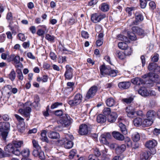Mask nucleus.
Wrapping results in <instances>:
<instances>
[{
  "label": "nucleus",
  "mask_w": 160,
  "mask_h": 160,
  "mask_svg": "<svg viewBox=\"0 0 160 160\" xmlns=\"http://www.w3.org/2000/svg\"><path fill=\"white\" fill-rule=\"evenodd\" d=\"M150 155L151 153L149 151L142 152L140 155V158L144 160H147Z\"/></svg>",
  "instance_id": "a18cd8bd"
},
{
  "label": "nucleus",
  "mask_w": 160,
  "mask_h": 160,
  "mask_svg": "<svg viewBox=\"0 0 160 160\" xmlns=\"http://www.w3.org/2000/svg\"><path fill=\"white\" fill-rule=\"evenodd\" d=\"M99 9L102 12H108L109 9L110 7L107 3H102L99 6Z\"/></svg>",
  "instance_id": "2f4dec72"
},
{
  "label": "nucleus",
  "mask_w": 160,
  "mask_h": 160,
  "mask_svg": "<svg viewBox=\"0 0 160 160\" xmlns=\"http://www.w3.org/2000/svg\"><path fill=\"white\" fill-rule=\"evenodd\" d=\"M106 105L109 107H112L115 105L116 101L112 98H109L106 101Z\"/></svg>",
  "instance_id": "c9c22d12"
},
{
  "label": "nucleus",
  "mask_w": 160,
  "mask_h": 160,
  "mask_svg": "<svg viewBox=\"0 0 160 160\" xmlns=\"http://www.w3.org/2000/svg\"><path fill=\"white\" fill-rule=\"evenodd\" d=\"M14 22L12 21H10L8 27L12 33L15 34L16 33V30L18 29L19 27L17 24H14Z\"/></svg>",
  "instance_id": "393cba45"
},
{
  "label": "nucleus",
  "mask_w": 160,
  "mask_h": 160,
  "mask_svg": "<svg viewBox=\"0 0 160 160\" xmlns=\"http://www.w3.org/2000/svg\"><path fill=\"white\" fill-rule=\"evenodd\" d=\"M6 19L8 20H10V21H12L13 16L12 13L11 12H8L6 15Z\"/></svg>",
  "instance_id": "338daca9"
},
{
  "label": "nucleus",
  "mask_w": 160,
  "mask_h": 160,
  "mask_svg": "<svg viewBox=\"0 0 160 160\" xmlns=\"http://www.w3.org/2000/svg\"><path fill=\"white\" fill-rule=\"evenodd\" d=\"M15 153L17 154L16 156L21 155L23 158H27L30 155V151L29 148H26L22 150H16Z\"/></svg>",
  "instance_id": "f8f14e48"
},
{
  "label": "nucleus",
  "mask_w": 160,
  "mask_h": 160,
  "mask_svg": "<svg viewBox=\"0 0 160 160\" xmlns=\"http://www.w3.org/2000/svg\"><path fill=\"white\" fill-rule=\"evenodd\" d=\"M126 149V146L124 144H122L121 145L118 144L115 150V152L118 154H120L125 151Z\"/></svg>",
  "instance_id": "7c9ffc66"
},
{
  "label": "nucleus",
  "mask_w": 160,
  "mask_h": 160,
  "mask_svg": "<svg viewBox=\"0 0 160 160\" xmlns=\"http://www.w3.org/2000/svg\"><path fill=\"white\" fill-rule=\"evenodd\" d=\"M112 135L115 139L120 141L123 140L124 138V136L118 132H113L112 133Z\"/></svg>",
  "instance_id": "c85d7f7f"
},
{
  "label": "nucleus",
  "mask_w": 160,
  "mask_h": 160,
  "mask_svg": "<svg viewBox=\"0 0 160 160\" xmlns=\"http://www.w3.org/2000/svg\"><path fill=\"white\" fill-rule=\"evenodd\" d=\"M71 118L68 114H65L60 120V123L65 127L70 124Z\"/></svg>",
  "instance_id": "dca6fc26"
},
{
  "label": "nucleus",
  "mask_w": 160,
  "mask_h": 160,
  "mask_svg": "<svg viewBox=\"0 0 160 160\" xmlns=\"http://www.w3.org/2000/svg\"><path fill=\"white\" fill-rule=\"evenodd\" d=\"M140 7L142 9L145 8L147 6L148 0H139Z\"/></svg>",
  "instance_id": "4d7b16f0"
},
{
  "label": "nucleus",
  "mask_w": 160,
  "mask_h": 160,
  "mask_svg": "<svg viewBox=\"0 0 160 160\" xmlns=\"http://www.w3.org/2000/svg\"><path fill=\"white\" fill-rule=\"evenodd\" d=\"M127 36L128 37V38L129 40H130L132 41H135L137 39L135 34L133 32H128L127 33Z\"/></svg>",
  "instance_id": "49530a36"
},
{
  "label": "nucleus",
  "mask_w": 160,
  "mask_h": 160,
  "mask_svg": "<svg viewBox=\"0 0 160 160\" xmlns=\"http://www.w3.org/2000/svg\"><path fill=\"white\" fill-rule=\"evenodd\" d=\"M4 150L7 157H8L11 153L13 154L16 155H17L15 153L16 150H15L12 142L9 143L4 147Z\"/></svg>",
  "instance_id": "6e6552de"
},
{
  "label": "nucleus",
  "mask_w": 160,
  "mask_h": 160,
  "mask_svg": "<svg viewBox=\"0 0 160 160\" xmlns=\"http://www.w3.org/2000/svg\"><path fill=\"white\" fill-rule=\"evenodd\" d=\"M45 38L49 42H54L55 41L54 40L55 37L53 35H51L49 34H47L46 35Z\"/></svg>",
  "instance_id": "3c124183"
},
{
  "label": "nucleus",
  "mask_w": 160,
  "mask_h": 160,
  "mask_svg": "<svg viewBox=\"0 0 160 160\" xmlns=\"http://www.w3.org/2000/svg\"><path fill=\"white\" fill-rule=\"evenodd\" d=\"M76 153V150L75 149H72L69 152L68 157L70 159H72Z\"/></svg>",
  "instance_id": "e2e57ef3"
},
{
  "label": "nucleus",
  "mask_w": 160,
  "mask_h": 160,
  "mask_svg": "<svg viewBox=\"0 0 160 160\" xmlns=\"http://www.w3.org/2000/svg\"><path fill=\"white\" fill-rule=\"evenodd\" d=\"M137 9V8L133 7H127L125 9L126 14L128 17L132 16V14L134 13L135 10Z\"/></svg>",
  "instance_id": "c756f323"
},
{
  "label": "nucleus",
  "mask_w": 160,
  "mask_h": 160,
  "mask_svg": "<svg viewBox=\"0 0 160 160\" xmlns=\"http://www.w3.org/2000/svg\"><path fill=\"white\" fill-rule=\"evenodd\" d=\"M131 82L134 84L137 85H140L144 83V82L142 79L138 77L132 79Z\"/></svg>",
  "instance_id": "f704fd0d"
},
{
  "label": "nucleus",
  "mask_w": 160,
  "mask_h": 160,
  "mask_svg": "<svg viewBox=\"0 0 160 160\" xmlns=\"http://www.w3.org/2000/svg\"><path fill=\"white\" fill-rule=\"evenodd\" d=\"M82 94L80 93H78L74 96L72 99H70L69 98L67 101V103L71 107H75L82 102Z\"/></svg>",
  "instance_id": "7ed1b4c3"
},
{
  "label": "nucleus",
  "mask_w": 160,
  "mask_h": 160,
  "mask_svg": "<svg viewBox=\"0 0 160 160\" xmlns=\"http://www.w3.org/2000/svg\"><path fill=\"white\" fill-rule=\"evenodd\" d=\"M9 132L0 130V138L3 141L6 142Z\"/></svg>",
  "instance_id": "473e14b6"
},
{
  "label": "nucleus",
  "mask_w": 160,
  "mask_h": 160,
  "mask_svg": "<svg viewBox=\"0 0 160 160\" xmlns=\"http://www.w3.org/2000/svg\"><path fill=\"white\" fill-rule=\"evenodd\" d=\"M125 143L126 144L128 147H129L132 145V141L130 138L128 137L124 138V140Z\"/></svg>",
  "instance_id": "13d9d810"
},
{
  "label": "nucleus",
  "mask_w": 160,
  "mask_h": 160,
  "mask_svg": "<svg viewBox=\"0 0 160 160\" xmlns=\"http://www.w3.org/2000/svg\"><path fill=\"white\" fill-rule=\"evenodd\" d=\"M88 160H102L99 159L98 157L92 154L89 155L88 157Z\"/></svg>",
  "instance_id": "774afa93"
},
{
  "label": "nucleus",
  "mask_w": 160,
  "mask_h": 160,
  "mask_svg": "<svg viewBox=\"0 0 160 160\" xmlns=\"http://www.w3.org/2000/svg\"><path fill=\"white\" fill-rule=\"evenodd\" d=\"M105 17L106 15L104 14L95 13L91 15V19L92 22L96 23L99 22Z\"/></svg>",
  "instance_id": "9d476101"
},
{
  "label": "nucleus",
  "mask_w": 160,
  "mask_h": 160,
  "mask_svg": "<svg viewBox=\"0 0 160 160\" xmlns=\"http://www.w3.org/2000/svg\"><path fill=\"white\" fill-rule=\"evenodd\" d=\"M117 38L120 40L123 41V42H119L118 44V48L122 50H124L128 46L126 43H130V40L128 39V38L123 35L119 34L117 35Z\"/></svg>",
  "instance_id": "20e7f679"
},
{
  "label": "nucleus",
  "mask_w": 160,
  "mask_h": 160,
  "mask_svg": "<svg viewBox=\"0 0 160 160\" xmlns=\"http://www.w3.org/2000/svg\"><path fill=\"white\" fill-rule=\"evenodd\" d=\"M98 90V87L93 86L91 87L87 92L86 96V99H89L92 98L95 95Z\"/></svg>",
  "instance_id": "2eb2a0df"
},
{
  "label": "nucleus",
  "mask_w": 160,
  "mask_h": 160,
  "mask_svg": "<svg viewBox=\"0 0 160 160\" xmlns=\"http://www.w3.org/2000/svg\"><path fill=\"white\" fill-rule=\"evenodd\" d=\"M65 71L64 74L65 80H70L73 77L74 69L68 64L65 67Z\"/></svg>",
  "instance_id": "39448f33"
},
{
  "label": "nucleus",
  "mask_w": 160,
  "mask_h": 160,
  "mask_svg": "<svg viewBox=\"0 0 160 160\" xmlns=\"http://www.w3.org/2000/svg\"><path fill=\"white\" fill-rule=\"evenodd\" d=\"M116 55L119 59L122 60H124L126 56L124 52L119 51H116Z\"/></svg>",
  "instance_id": "de8ad7c7"
},
{
  "label": "nucleus",
  "mask_w": 160,
  "mask_h": 160,
  "mask_svg": "<svg viewBox=\"0 0 160 160\" xmlns=\"http://www.w3.org/2000/svg\"><path fill=\"white\" fill-rule=\"evenodd\" d=\"M118 117V115L117 113L112 112L107 116V120L109 122L113 123L115 122Z\"/></svg>",
  "instance_id": "b1692460"
},
{
  "label": "nucleus",
  "mask_w": 160,
  "mask_h": 160,
  "mask_svg": "<svg viewBox=\"0 0 160 160\" xmlns=\"http://www.w3.org/2000/svg\"><path fill=\"white\" fill-rule=\"evenodd\" d=\"M131 30L134 33L138 36L144 37L146 35L145 30L138 26L132 27L131 28Z\"/></svg>",
  "instance_id": "ddd939ff"
},
{
  "label": "nucleus",
  "mask_w": 160,
  "mask_h": 160,
  "mask_svg": "<svg viewBox=\"0 0 160 160\" xmlns=\"http://www.w3.org/2000/svg\"><path fill=\"white\" fill-rule=\"evenodd\" d=\"M8 76V78L11 81L13 82L14 81L16 77V73L13 69H12Z\"/></svg>",
  "instance_id": "c03bdc74"
},
{
  "label": "nucleus",
  "mask_w": 160,
  "mask_h": 160,
  "mask_svg": "<svg viewBox=\"0 0 160 160\" xmlns=\"http://www.w3.org/2000/svg\"><path fill=\"white\" fill-rule=\"evenodd\" d=\"M53 113L55 116L59 117H61V116L62 117L64 114H65L63 113V110L62 109L54 111Z\"/></svg>",
  "instance_id": "09e8293b"
},
{
  "label": "nucleus",
  "mask_w": 160,
  "mask_h": 160,
  "mask_svg": "<svg viewBox=\"0 0 160 160\" xmlns=\"http://www.w3.org/2000/svg\"><path fill=\"white\" fill-rule=\"evenodd\" d=\"M81 35L82 38L84 39H88L89 37L88 33L85 31L83 30L81 31Z\"/></svg>",
  "instance_id": "0e129e2a"
},
{
  "label": "nucleus",
  "mask_w": 160,
  "mask_h": 160,
  "mask_svg": "<svg viewBox=\"0 0 160 160\" xmlns=\"http://www.w3.org/2000/svg\"><path fill=\"white\" fill-rule=\"evenodd\" d=\"M26 106L24 108L19 109L18 111L21 115L27 118L30 116V113L31 112L32 109L30 107Z\"/></svg>",
  "instance_id": "a211bd4d"
},
{
  "label": "nucleus",
  "mask_w": 160,
  "mask_h": 160,
  "mask_svg": "<svg viewBox=\"0 0 160 160\" xmlns=\"http://www.w3.org/2000/svg\"><path fill=\"white\" fill-rule=\"evenodd\" d=\"M16 72L17 74V77L18 81H22L24 77L21 70L20 69L17 68Z\"/></svg>",
  "instance_id": "79ce46f5"
},
{
  "label": "nucleus",
  "mask_w": 160,
  "mask_h": 160,
  "mask_svg": "<svg viewBox=\"0 0 160 160\" xmlns=\"http://www.w3.org/2000/svg\"><path fill=\"white\" fill-rule=\"evenodd\" d=\"M133 123L136 127H139L142 125V118L137 117L134 119Z\"/></svg>",
  "instance_id": "ea45409f"
},
{
  "label": "nucleus",
  "mask_w": 160,
  "mask_h": 160,
  "mask_svg": "<svg viewBox=\"0 0 160 160\" xmlns=\"http://www.w3.org/2000/svg\"><path fill=\"white\" fill-rule=\"evenodd\" d=\"M126 112L127 116L130 118H133L135 116V109L131 106H128L126 107Z\"/></svg>",
  "instance_id": "6ab92c4d"
},
{
  "label": "nucleus",
  "mask_w": 160,
  "mask_h": 160,
  "mask_svg": "<svg viewBox=\"0 0 160 160\" xmlns=\"http://www.w3.org/2000/svg\"><path fill=\"white\" fill-rule=\"evenodd\" d=\"M17 127L19 132L23 133L24 132L25 130V125H17Z\"/></svg>",
  "instance_id": "864d4df0"
},
{
  "label": "nucleus",
  "mask_w": 160,
  "mask_h": 160,
  "mask_svg": "<svg viewBox=\"0 0 160 160\" xmlns=\"http://www.w3.org/2000/svg\"><path fill=\"white\" fill-rule=\"evenodd\" d=\"M47 131L46 130H42L41 131V139L42 141L48 143L49 141L47 136Z\"/></svg>",
  "instance_id": "4c0bfd02"
},
{
  "label": "nucleus",
  "mask_w": 160,
  "mask_h": 160,
  "mask_svg": "<svg viewBox=\"0 0 160 160\" xmlns=\"http://www.w3.org/2000/svg\"><path fill=\"white\" fill-rule=\"evenodd\" d=\"M110 68V67H107L104 64L100 66L99 67V69L101 74L103 76L108 75Z\"/></svg>",
  "instance_id": "4be33fe9"
},
{
  "label": "nucleus",
  "mask_w": 160,
  "mask_h": 160,
  "mask_svg": "<svg viewBox=\"0 0 160 160\" xmlns=\"http://www.w3.org/2000/svg\"><path fill=\"white\" fill-rule=\"evenodd\" d=\"M33 147L35 148L33 150L32 154L35 157H38L41 160H44L45 159L44 153L41 149L40 146L39 145L38 142L33 139L32 141Z\"/></svg>",
  "instance_id": "f03ea898"
},
{
  "label": "nucleus",
  "mask_w": 160,
  "mask_h": 160,
  "mask_svg": "<svg viewBox=\"0 0 160 160\" xmlns=\"http://www.w3.org/2000/svg\"><path fill=\"white\" fill-rule=\"evenodd\" d=\"M48 136L49 138L53 139H57L60 137L58 133L54 131H50L48 133Z\"/></svg>",
  "instance_id": "58836bf2"
},
{
  "label": "nucleus",
  "mask_w": 160,
  "mask_h": 160,
  "mask_svg": "<svg viewBox=\"0 0 160 160\" xmlns=\"http://www.w3.org/2000/svg\"><path fill=\"white\" fill-rule=\"evenodd\" d=\"M156 114V112L155 111L151 110L147 112L146 114V117L147 118L150 119L153 121Z\"/></svg>",
  "instance_id": "bb28decb"
},
{
  "label": "nucleus",
  "mask_w": 160,
  "mask_h": 160,
  "mask_svg": "<svg viewBox=\"0 0 160 160\" xmlns=\"http://www.w3.org/2000/svg\"><path fill=\"white\" fill-rule=\"evenodd\" d=\"M118 126L122 134L124 135L127 134L128 133V130L125 124L119 123Z\"/></svg>",
  "instance_id": "a19ab883"
},
{
  "label": "nucleus",
  "mask_w": 160,
  "mask_h": 160,
  "mask_svg": "<svg viewBox=\"0 0 160 160\" xmlns=\"http://www.w3.org/2000/svg\"><path fill=\"white\" fill-rule=\"evenodd\" d=\"M12 63L14 66L16 68H22L23 67L22 64L20 62V57L19 56L16 55L14 54L13 58Z\"/></svg>",
  "instance_id": "f3484780"
},
{
  "label": "nucleus",
  "mask_w": 160,
  "mask_h": 160,
  "mask_svg": "<svg viewBox=\"0 0 160 160\" xmlns=\"http://www.w3.org/2000/svg\"><path fill=\"white\" fill-rule=\"evenodd\" d=\"M135 20L131 23L130 26L134 25H138V24L142 21L144 19V17L142 14L139 12H136L135 13Z\"/></svg>",
  "instance_id": "9b49d317"
},
{
  "label": "nucleus",
  "mask_w": 160,
  "mask_h": 160,
  "mask_svg": "<svg viewBox=\"0 0 160 160\" xmlns=\"http://www.w3.org/2000/svg\"><path fill=\"white\" fill-rule=\"evenodd\" d=\"M138 92L139 94L142 96L147 97L149 96V92L145 87H141L138 90Z\"/></svg>",
  "instance_id": "cd10ccee"
},
{
  "label": "nucleus",
  "mask_w": 160,
  "mask_h": 160,
  "mask_svg": "<svg viewBox=\"0 0 160 160\" xmlns=\"http://www.w3.org/2000/svg\"><path fill=\"white\" fill-rule=\"evenodd\" d=\"M66 59L67 57L66 56H59L58 58V61L60 63H65L67 61Z\"/></svg>",
  "instance_id": "6e6d98bb"
},
{
  "label": "nucleus",
  "mask_w": 160,
  "mask_h": 160,
  "mask_svg": "<svg viewBox=\"0 0 160 160\" xmlns=\"http://www.w3.org/2000/svg\"><path fill=\"white\" fill-rule=\"evenodd\" d=\"M148 69L152 73H159L160 72V67L155 62L150 63L148 67Z\"/></svg>",
  "instance_id": "4468645a"
},
{
  "label": "nucleus",
  "mask_w": 160,
  "mask_h": 160,
  "mask_svg": "<svg viewBox=\"0 0 160 160\" xmlns=\"http://www.w3.org/2000/svg\"><path fill=\"white\" fill-rule=\"evenodd\" d=\"M14 116L15 118H16L18 122V123L17 125H25V122H24V119L21 116H19L17 114H15Z\"/></svg>",
  "instance_id": "37998d69"
},
{
  "label": "nucleus",
  "mask_w": 160,
  "mask_h": 160,
  "mask_svg": "<svg viewBox=\"0 0 160 160\" xmlns=\"http://www.w3.org/2000/svg\"><path fill=\"white\" fill-rule=\"evenodd\" d=\"M17 38L20 40L22 41H24L26 39L25 35L21 33H19L18 34Z\"/></svg>",
  "instance_id": "680f3d73"
},
{
  "label": "nucleus",
  "mask_w": 160,
  "mask_h": 160,
  "mask_svg": "<svg viewBox=\"0 0 160 160\" xmlns=\"http://www.w3.org/2000/svg\"><path fill=\"white\" fill-rule=\"evenodd\" d=\"M131 83L129 81H123L119 82L118 84L119 88L122 90L128 89L130 86Z\"/></svg>",
  "instance_id": "412c9836"
},
{
  "label": "nucleus",
  "mask_w": 160,
  "mask_h": 160,
  "mask_svg": "<svg viewBox=\"0 0 160 160\" xmlns=\"http://www.w3.org/2000/svg\"><path fill=\"white\" fill-rule=\"evenodd\" d=\"M91 129L90 126H88L86 124H82L79 126L78 132L81 135H86L89 132H90Z\"/></svg>",
  "instance_id": "423d86ee"
},
{
  "label": "nucleus",
  "mask_w": 160,
  "mask_h": 160,
  "mask_svg": "<svg viewBox=\"0 0 160 160\" xmlns=\"http://www.w3.org/2000/svg\"><path fill=\"white\" fill-rule=\"evenodd\" d=\"M133 100V98L131 97H130L128 98H124L122 99V102L127 103H130Z\"/></svg>",
  "instance_id": "052dcab7"
},
{
  "label": "nucleus",
  "mask_w": 160,
  "mask_h": 160,
  "mask_svg": "<svg viewBox=\"0 0 160 160\" xmlns=\"http://www.w3.org/2000/svg\"><path fill=\"white\" fill-rule=\"evenodd\" d=\"M111 137L112 136L110 133H104L101 135L99 140L101 143L108 145L109 144V141L111 139Z\"/></svg>",
  "instance_id": "1a4fd4ad"
},
{
  "label": "nucleus",
  "mask_w": 160,
  "mask_h": 160,
  "mask_svg": "<svg viewBox=\"0 0 160 160\" xmlns=\"http://www.w3.org/2000/svg\"><path fill=\"white\" fill-rule=\"evenodd\" d=\"M77 20L73 17L70 18L68 21V24L69 25H72L74 24L76 22Z\"/></svg>",
  "instance_id": "69168bd1"
},
{
  "label": "nucleus",
  "mask_w": 160,
  "mask_h": 160,
  "mask_svg": "<svg viewBox=\"0 0 160 160\" xmlns=\"http://www.w3.org/2000/svg\"><path fill=\"white\" fill-rule=\"evenodd\" d=\"M106 116L102 114H99L97 117V121L98 122L100 123H103L106 121Z\"/></svg>",
  "instance_id": "72a5a7b5"
},
{
  "label": "nucleus",
  "mask_w": 160,
  "mask_h": 160,
  "mask_svg": "<svg viewBox=\"0 0 160 160\" xmlns=\"http://www.w3.org/2000/svg\"><path fill=\"white\" fill-rule=\"evenodd\" d=\"M109 72L108 73V75L110 76L111 77H115L116 76L118 72L117 70H115L112 69L110 67L109 70Z\"/></svg>",
  "instance_id": "603ef678"
},
{
  "label": "nucleus",
  "mask_w": 160,
  "mask_h": 160,
  "mask_svg": "<svg viewBox=\"0 0 160 160\" xmlns=\"http://www.w3.org/2000/svg\"><path fill=\"white\" fill-rule=\"evenodd\" d=\"M40 98L39 95L38 94H35L34 96V101L33 102H31L29 101H27L24 104V107L29 105L28 104H30L29 106L33 107L34 108L38 107L40 105Z\"/></svg>",
  "instance_id": "0eeeda50"
},
{
  "label": "nucleus",
  "mask_w": 160,
  "mask_h": 160,
  "mask_svg": "<svg viewBox=\"0 0 160 160\" xmlns=\"http://www.w3.org/2000/svg\"><path fill=\"white\" fill-rule=\"evenodd\" d=\"M132 138L134 142H137L140 139V135L138 133L136 132L132 135Z\"/></svg>",
  "instance_id": "8fccbe9b"
},
{
  "label": "nucleus",
  "mask_w": 160,
  "mask_h": 160,
  "mask_svg": "<svg viewBox=\"0 0 160 160\" xmlns=\"http://www.w3.org/2000/svg\"><path fill=\"white\" fill-rule=\"evenodd\" d=\"M15 150H20L21 148L24 146L23 141L22 140H13L12 142Z\"/></svg>",
  "instance_id": "5701e85b"
},
{
  "label": "nucleus",
  "mask_w": 160,
  "mask_h": 160,
  "mask_svg": "<svg viewBox=\"0 0 160 160\" xmlns=\"http://www.w3.org/2000/svg\"><path fill=\"white\" fill-rule=\"evenodd\" d=\"M124 53L126 56H129L131 55L132 52V48L131 47H127V48H125L124 50Z\"/></svg>",
  "instance_id": "5fc2aeb1"
},
{
  "label": "nucleus",
  "mask_w": 160,
  "mask_h": 160,
  "mask_svg": "<svg viewBox=\"0 0 160 160\" xmlns=\"http://www.w3.org/2000/svg\"><path fill=\"white\" fill-rule=\"evenodd\" d=\"M153 121L150 119L147 118L144 119L142 121V125L144 127H148L151 126Z\"/></svg>",
  "instance_id": "e433bc0d"
},
{
  "label": "nucleus",
  "mask_w": 160,
  "mask_h": 160,
  "mask_svg": "<svg viewBox=\"0 0 160 160\" xmlns=\"http://www.w3.org/2000/svg\"><path fill=\"white\" fill-rule=\"evenodd\" d=\"M103 113L105 116L109 115L111 113V109L109 108H105L103 110Z\"/></svg>",
  "instance_id": "bf43d9fd"
},
{
  "label": "nucleus",
  "mask_w": 160,
  "mask_h": 160,
  "mask_svg": "<svg viewBox=\"0 0 160 160\" xmlns=\"http://www.w3.org/2000/svg\"><path fill=\"white\" fill-rule=\"evenodd\" d=\"M74 138L72 135H68L65 138L58 139L57 142V143L59 146H63L66 149H69L72 148L73 145L72 140Z\"/></svg>",
  "instance_id": "f257e3e1"
},
{
  "label": "nucleus",
  "mask_w": 160,
  "mask_h": 160,
  "mask_svg": "<svg viewBox=\"0 0 160 160\" xmlns=\"http://www.w3.org/2000/svg\"><path fill=\"white\" fill-rule=\"evenodd\" d=\"M0 130L9 132L10 124L9 122H3L0 123Z\"/></svg>",
  "instance_id": "a878e982"
},
{
  "label": "nucleus",
  "mask_w": 160,
  "mask_h": 160,
  "mask_svg": "<svg viewBox=\"0 0 160 160\" xmlns=\"http://www.w3.org/2000/svg\"><path fill=\"white\" fill-rule=\"evenodd\" d=\"M157 144V141L153 139L147 141L145 144V147L149 149H151L154 148Z\"/></svg>",
  "instance_id": "aec40b11"
}]
</instances>
